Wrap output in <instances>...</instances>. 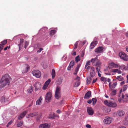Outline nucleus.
Returning <instances> with one entry per match:
<instances>
[{
    "label": "nucleus",
    "instance_id": "obj_1",
    "mask_svg": "<svg viewBox=\"0 0 128 128\" xmlns=\"http://www.w3.org/2000/svg\"><path fill=\"white\" fill-rule=\"evenodd\" d=\"M12 79L9 75L7 74L3 76L0 81V88L9 86Z\"/></svg>",
    "mask_w": 128,
    "mask_h": 128
},
{
    "label": "nucleus",
    "instance_id": "obj_2",
    "mask_svg": "<svg viewBox=\"0 0 128 128\" xmlns=\"http://www.w3.org/2000/svg\"><path fill=\"white\" fill-rule=\"evenodd\" d=\"M30 67L27 64L24 65L22 68V72L23 74L27 73L29 70Z\"/></svg>",
    "mask_w": 128,
    "mask_h": 128
},
{
    "label": "nucleus",
    "instance_id": "obj_3",
    "mask_svg": "<svg viewBox=\"0 0 128 128\" xmlns=\"http://www.w3.org/2000/svg\"><path fill=\"white\" fill-rule=\"evenodd\" d=\"M55 96L57 99H59L60 97V88L58 86L56 88Z\"/></svg>",
    "mask_w": 128,
    "mask_h": 128
},
{
    "label": "nucleus",
    "instance_id": "obj_4",
    "mask_svg": "<svg viewBox=\"0 0 128 128\" xmlns=\"http://www.w3.org/2000/svg\"><path fill=\"white\" fill-rule=\"evenodd\" d=\"M104 104L112 108L116 107L117 106V104L116 103L110 101H108L107 100L104 101Z\"/></svg>",
    "mask_w": 128,
    "mask_h": 128
},
{
    "label": "nucleus",
    "instance_id": "obj_5",
    "mask_svg": "<svg viewBox=\"0 0 128 128\" xmlns=\"http://www.w3.org/2000/svg\"><path fill=\"white\" fill-rule=\"evenodd\" d=\"M32 74L33 76L37 78H40L41 75V72L38 70H34L32 71Z\"/></svg>",
    "mask_w": 128,
    "mask_h": 128
},
{
    "label": "nucleus",
    "instance_id": "obj_6",
    "mask_svg": "<svg viewBox=\"0 0 128 128\" xmlns=\"http://www.w3.org/2000/svg\"><path fill=\"white\" fill-rule=\"evenodd\" d=\"M52 97V93L50 92H48L46 96V102H50Z\"/></svg>",
    "mask_w": 128,
    "mask_h": 128
},
{
    "label": "nucleus",
    "instance_id": "obj_7",
    "mask_svg": "<svg viewBox=\"0 0 128 128\" xmlns=\"http://www.w3.org/2000/svg\"><path fill=\"white\" fill-rule=\"evenodd\" d=\"M1 101L2 103L7 104L9 102V98L8 96L2 97L1 98Z\"/></svg>",
    "mask_w": 128,
    "mask_h": 128
},
{
    "label": "nucleus",
    "instance_id": "obj_8",
    "mask_svg": "<svg viewBox=\"0 0 128 128\" xmlns=\"http://www.w3.org/2000/svg\"><path fill=\"white\" fill-rule=\"evenodd\" d=\"M112 121V119L110 117H106L104 121L106 124H110Z\"/></svg>",
    "mask_w": 128,
    "mask_h": 128
},
{
    "label": "nucleus",
    "instance_id": "obj_9",
    "mask_svg": "<svg viewBox=\"0 0 128 128\" xmlns=\"http://www.w3.org/2000/svg\"><path fill=\"white\" fill-rule=\"evenodd\" d=\"M104 48L100 46L96 49L95 50L97 54L102 53L103 52Z\"/></svg>",
    "mask_w": 128,
    "mask_h": 128
},
{
    "label": "nucleus",
    "instance_id": "obj_10",
    "mask_svg": "<svg viewBox=\"0 0 128 128\" xmlns=\"http://www.w3.org/2000/svg\"><path fill=\"white\" fill-rule=\"evenodd\" d=\"M34 87L37 90L40 89L42 87L41 84L38 82H36L34 84Z\"/></svg>",
    "mask_w": 128,
    "mask_h": 128
},
{
    "label": "nucleus",
    "instance_id": "obj_11",
    "mask_svg": "<svg viewBox=\"0 0 128 128\" xmlns=\"http://www.w3.org/2000/svg\"><path fill=\"white\" fill-rule=\"evenodd\" d=\"M51 82L50 79H48L45 83L44 86L43 87V89L44 90H46L48 86Z\"/></svg>",
    "mask_w": 128,
    "mask_h": 128
},
{
    "label": "nucleus",
    "instance_id": "obj_12",
    "mask_svg": "<svg viewBox=\"0 0 128 128\" xmlns=\"http://www.w3.org/2000/svg\"><path fill=\"white\" fill-rule=\"evenodd\" d=\"M118 65L115 64L114 62L110 63L109 66L110 68H117L118 67Z\"/></svg>",
    "mask_w": 128,
    "mask_h": 128
},
{
    "label": "nucleus",
    "instance_id": "obj_13",
    "mask_svg": "<svg viewBox=\"0 0 128 128\" xmlns=\"http://www.w3.org/2000/svg\"><path fill=\"white\" fill-rule=\"evenodd\" d=\"M87 112L90 115H92L94 113V111L91 108H88L87 110Z\"/></svg>",
    "mask_w": 128,
    "mask_h": 128
},
{
    "label": "nucleus",
    "instance_id": "obj_14",
    "mask_svg": "<svg viewBox=\"0 0 128 128\" xmlns=\"http://www.w3.org/2000/svg\"><path fill=\"white\" fill-rule=\"evenodd\" d=\"M74 61H72L69 65V66H68V70L69 71L71 70V68L73 67L74 65Z\"/></svg>",
    "mask_w": 128,
    "mask_h": 128
},
{
    "label": "nucleus",
    "instance_id": "obj_15",
    "mask_svg": "<svg viewBox=\"0 0 128 128\" xmlns=\"http://www.w3.org/2000/svg\"><path fill=\"white\" fill-rule=\"evenodd\" d=\"M26 111H25L22 113L21 114L20 116L18 117V119L21 120L26 115Z\"/></svg>",
    "mask_w": 128,
    "mask_h": 128
},
{
    "label": "nucleus",
    "instance_id": "obj_16",
    "mask_svg": "<svg viewBox=\"0 0 128 128\" xmlns=\"http://www.w3.org/2000/svg\"><path fill=\"white\" fill-rule=\"evenodd\" d=\"M124 112L122 111L119 110L118 112V116L120 117L124 115Z\"/></svg>",
    "mask_w": 128,
    "mask_h": 128
},
{
    "label": "nucleus",
    "instance_id": "obj_17",
    "mask_svg": "<svg viewBox=\"0 0 128 128\" xmlns=\"http://www.w3.org/2000/svg\"><path fill=\"white\" fill-rule=\"evenodd\" d=\"M117 82L114 83L112 86H110V90H114V89L116 87L117 85Z\"/></svg>",
    "mask_w": 128,
    "mask_h": 128
},
{
    "label": "nucleus",
    "instance_id": "obj_18",
    "mask_svg": "<svg viewBox=\"0 0 128 128\" xmlns=\"http://www.w3.org/2000/svg\"><path fill=\"white\" fill-rule=\"evenodd\" d=\"M24 42V40L22 39H20V44H18L20 49L22 48L23 45V43Z\"/></svg>",
    "mask_w": 128,
    "mask_h": 128
},
{
    "label": "nucleus",
    "instance_id": "obj_19",
    "mask_svg": "<svg viewBox=\"0 0 128 128\" xmlns=\"http://www.w3.org/2000/svg\"><path fill=\"white\" fill-rule=\"evenodd\" d=\"M91 96V92H88L84 96V98L88 99Z\"/></svg>",
    "mask_w": 128,
    "mask_h": 128
},
{
    "label": "nucleus",
    "instance_id": "obj_20",
    "mask_svg": "<svg viewBox=\"0 0 128 128\" xmlns=\"http://www.w3.org/2000/svg\"><path fill=\"white\" fill-rule=\"evenodd\" d=\"M38 112H35L31 113L29 114V116H30V117H33L34 116H38Z\"/></svg>",
    "mask_w": 128,
    "mask_h": 128
},
{
    "label": "nucleus",
    "instance_id": "obj_21",
    "mask_svg": "<svg viewBox=\"0 0 128 128\" xmlns=\"http://www.w3.org/2000/svg\"><path fill=\"white\" fill-rule=\"evenodd\" d=\"M42 96H40L39 98L37 101L36 102V104L37 105H39L41 104L42 101Z\"/></svg>",
    "mask_w": 128,
    "mask_h": 128
},
{
    "label": "nucleus",
    "instance_id": "obj_22",
    "mask_svg": "<svg viewBox=\"0 0 128 128\" xmlns=\"http://www.w3.org/2000/svg\"><path fill=\"white\" fill-rule=\"evenodd\" d=\"M53 115L52 116H50L49 117V118H59L58 116L56 114L54 113H53L50 114L51 115Z\"/></svg>",
    "mask_w": 128,
    "mask_h": 128
},
{
    "label": "nucleus",
    "instance_id": "obj_23",
    "mask_svg": "<svg viewBox=\"0 0 128 128\" xmlns=\"http://www.w3.org/2000/svg\"><path fill=\"white\" fill-rule=\"evenodd\" d=\"M116 80H118L119 81H122L124 80V78H123L121 76H119L117 77Z\"/></svg>",
    "mask_w": 128,
    "mask_h": 128
},
{
    "label": "nucleus",
    "instance_id": "obj_24",
    "mask_svg": "<svg viewBox=\"0 0 128 128\" xmlns=\"http://www.w3.org/2000/svg\"><path fill=\"white\" fill-rule=\"evenodd\" d=\"M52 79H54L56 76V72L55 70L54 69H53L52 72Z\"/></svg>",
    "mask_w": 128,
    "mask_h": 128
},
{
    "label": "nucleus",
    "instance_id": "obj_25",
    "mask_svg": "<svg viewBox=\"0 0 128 128\" xmlns=\"http://www.w3.org/2000/svg\"><path fill=\"white\" fill-rule=\"evenodd\" d=\"M33 87L32 86H30L27 92L28 93L30 94L33 91Z\"/></svg>",
    "mask_w": 128,
    "mask_h": 128
},
{
    "label": "nucleus",
    "instance_id": "obj_26",
    "mask_svg": "<svg viewBox=\"0 0 128 128\" xmlns=\"http://www.w3.org/2000/svg\"><path fill=\"white\" fill-rule=\"evenodd\" d=\"M112 91L110 93V95L112 96H114L116 94L117 90H112Z\"/></svg>",
    "mask_w": 128,
    "mask_h": 128
},
{
    "label": "nucleus",
    "instance_id": "obj_27",
    "mask_svg": "<svg viewBox=\"0 0 128 128\" xmlns=\"http://www.w3.org/2000/svg\"><path fill=\"white\" fill-rule=\"evenodd\" d=\"M112 72H117L119 74L122 73L121 71L118 69H113L112 70Z\"/></svg>",
    "mask_w": 128,
    "mask_h": 128
},
{
    "label": "nucleus",
    "instance_id": "obj_28",
    "mask_svg": "<svg viewBox=\"0 0 128 128\" xmlns=\"http://www.w3.org/2000/svg\"><path fill=\"white\" fill-rule=\"evenodd\" d=\"M120 58L124 61H128V56H120Z\"/></svg>",
    "mask_w": 128,
    "mask_h": 128
},
{
    "label": "nucleus",
    "instance_id": "obj_29",
    "mask_svg": "<svg viewBox=\"0 0 128 128\" xmlns=\"http://www.w3.org/2000/svg\"><path fill=\"white\" fill-rule=\"evenodd\" d=\"M90 64V61H88L86 63V66H85V68L87 70H88L89 68H90V66H88L87 67V66H89Z\"/></svg>",
    "mask_w": 128,
    "mask_h": 128
},
{
    "label": "nucleus",
    "instance_id": "obj_30",
    "mask_svg": "<svg viewBox=\"0 0 128 128\" xmlns=\"http://www.w3.org/2000/svg\"><path fill=\"white\" fill-rule=\"evenodd\" d=\"M44 125V128H50V124H45Z\"/></svg>",
    "mask_w": 128,
    "mask_h": 128
},
{
    "label": "nucleus",
    "instance_id": "obj_31",
    "mask_svg": "<svg viewBox=\"0 0 128 128\" xmlns=\"http://www.w3.org/2000/svg\"><path fill=\"white\" fill-rule=\"evenodd\" d=\"M101 80L104 82V83L105 84H106V83L107 80L104 77H102L101 78Z\"/></svg>",
    "mask_w": 128,
    "mask_h": 128
},
{
    "label": "nucleus",
    "instance_id": "obj_32",
    "mask_svg": "<svg viewBox=\"0 0 128 128\" xmlns=\"http://www.w3.org/2000/svg\"><path fill=\"white\" fill-rule=\"evenodd\" d=\"M94 69H92L91 73V75L92 76H93L95 74V71L94 70Z\"/></svg>",
    "mask_w": 128,
    "mask_h": 128
},
{
    "label": "nucleus",
    "instance_id": "obj_33",
    "mask_svg": "<svg viewBox=\"0 0 128 128\" xmlns=\"http://www.w3.org/2000/svg\"><path fill=\"white\" fill-rule=\"evenodd\" d=\"M56 32V30H53L50 32V34L51 35H54Z\"/></svg>",
    "mask_w": 128,
    "mask_h": 128
},
{
    "label": "nucleus",
    "instance_id": "obj_34",
    "mask_svg": "<svg viewBox=\"0 0 128 128\" xmlns=\"http://www.w3.org/2000/svg\"><path fill=\"white\" fill-rule=\"evenodd\" d=\"M92 100L93 102V105H95L97 102V99L95 98H94L92 99Z\"/></svg>",
    "mask_w": 128,
    "mask_h": 128
},
{
    "label": "nucleus",
    "instance_id": "obj_35",
    "mask_svg": "<svg viewBox=\"0 0 128 128\" xmlns=\"http://www.w3.org/2000/svg\"><path fill=\"white\" fill-rule=\"evenodd\" d=\"M119 56H127V55L123 52H120L119 54Z\"/></svg>",
    "mask_w": 128,
    "mask_h": 128
},
{
    "label": "nucleus",
    "instance_id": "obj_36",
    "mask_svg": "<svg viewBox=\"0 0 128 128\" xmlns=\"http://www.w3.org/2000/svg\"><path fill=\"white\" fill-rule=\"evenodd\" d=\"M42 114H40L38 117L36 118V120L38 121L40 120L42 118Z\"/></svg>",
    "mask_w": 128,
    "mask_h": 128
},
{
    "label": "nucleus",
    "instance_id": "obj_37",
    "mask_svg": "<svg viewBox=\"0 0 128 128\" xmlns=\"http://www.w3.org/2000/svg\"><path fill=\"white\" fill-rule=\"evenodd\" d=\"M91 82V79L90 78H88L87 79L86 81V83L87 84H89Z\"/></svg>",
    "mask_w": 128,
    "mask_h": 128
},
{
    "label": "nucleus",
    "instance_id": "obj_38",
    "mask_svg": "<svg viewBox=\"0 0 128 128\" xmlns=\"http://www.w3.org/2000/svg\"><path fill=\"white\" fill-rule=\"evenodd\" d=\"M128 88V86L126 85H124L123 87L122 90L123 92L126 91L127 89Z\"/></svg>",
    "mask_w": 128,
    "mask_h": 128
},
{
    "label": "nucleus",
    "instance_id": "obj_39",
    "mask_svg": "<svg viewBox=\"0 0 128 128\" xmlns=\"http://www.w3.org/2000/svg\"><path fill=\"white\" fill-rule=\"evenodd\" d=\"M97 62L96 64V66H100L102 64L101 62L98 60V61Z\"/></svg>",
    "mask_w": 128,
    "mask_h": 128
},
{
    "label": "nucleus",
    "instance_id": "obj_40",
    "mask_svg": "<svg viewBox=\"0 0 128 128\" xmlns=\"http://www.w3.org/2000/svg\"><path fill=\"white\" fill-rule=\"evenodd\" d=\"M78 42H77L74 44V49L75 50L78 47Z\"/></svg>",
    "mask_w": 128,
    "mask_h": 128
},
{
    "label": "nucleus",
    "instance_id": "obj_41",
    "mask_svg": "<svg viewBox=\"0 0 128 128\" xmlns=\"http://www.w3.org/2000/svg\"><path fill=\"white\" fill-rule=\"evenodd\" d=\"M120 68L122 70H126L127 69V67H126L124 65H122L120 66Z\"/></svg>",
    "mask_w": 128,
    "mask_h": 128
},
{
    "label": "nucleus",
    "instance_id": "obj_42",
    "mask_svg": "<svg viewBox=\"0 0 128 128\" xmlns=\"http://www.w3.org/2000/svg\"><path fill=\"white\" fill-rule=\"evenodd\" d=\"M98 60L97 58H95L92 59L91 60V62L94 63L96 62Z\"/></svg>",
    "mask_w": 128,
    "mask_h": 128
},
{
    "label": "nucleus",
    "instance_id": "obj_43",
    "mask_svg": "<svg viewBox=\"0 0 128 128\" xmlns=\"http://www.w3.org/2000/svg\"><path fill=\"white\" fill-rule=\"evenodd\" d=\"M7 40H5L1 42L2 45L3 46L5 45L7 43Z\"/></svg>",
    "mask_w": 128,
    "mask_h": 128
},
{
    "label": "nucleus",
    "instance_id": "obj_44",
    "mask_svg": "<svg viewBox=\"0 0 128 128\" xmlns=\"http://www.w3.org/2000/svg\"><path fill=\"white\" fill-rule=\"evenodd\" d=\"M24 43L25 44V45L24 46V48L25 49H26V48L28 46L29 44V43L28 42L26 41Z\"/></svg>",
    "mask_w": 128,
    "mask_h": 128
},
{
    "label": "nucleus",
    "instance_id": "obj_45",
    "mask_svg": "<svg viewBox=\"0 0 128 128\" xmlns=\"http://www.w3.org/2000/svg\"><path fill=\"white\" fill-rule=\"evenodd\" d=\"M80 84V83L79 81L76 82L74 85L75 87H78L79 86Z\"/></svg>",
    "mask_w": 128,
    "mask_h": 128
},
{
    "label": "nucleus",
    "instance_id": "obj_46",
    "mask_svg": "<svg viewBox=\"0 0 128 128\" xmlns=\"http://www.w3.org/2000/svg\"><path fill=\"white\" fill-rule=\"evenodd\" d=\"M80 60V56H76V62H78Z\"/></svg>",
    "mask_w": 128,
    "mask_h": 128
},
{
    "label": "nucleus",
    "instance_id": "obj_47",
    "mask_svg": "<svg viewBox=\"0 0 128 128\" xmlns=\"http://www.w3.org/2000/svg\"><path fill=\"white\" fill-rule=\"evenodd\" d=\"M57 82L58 84H60L62 83V80L61 79H59L58 80V81Z\"/></svg>",
    "mask_w": 128,
    "mask_h": 128
},
{
    "label": "nucleus",
    "instance_id": "obj_48",
    "mask_svg": "<svg viewBox=\"0 0 128 128\" xmlns=\"http://www.w3.org/2000/svg\"><path fill=\"white\" fill-rule=\"evenodd\" d=\"M97 44L98 42L97 41H95L94 42H93L91 44H92V46H94V47H95L96 45Z\"/></svg>",
    "mask_w": 128,
    "mask_h": 128
},
{
    "label": "nucleus",
    "instance_id": "obj_49",
    "mask_svg": "<svg viewBox=\"0 0 128 128\" xmlns=\"http://www.w3.org/2000/svg\"><path fill=\"white\" fill-rule=\"evenodd\" d=\"M22 125V122H19L17 124V126L18 127H20Z\"/></svg>",
    "mask_w": 128,
    "mask_h": 128
},
{
    "label": "nucleus",
    "instance_id": "obj_50",
    "mask_svg": "<svg viewBox=\"0 0 128 128\" xmlns=\"http://www.w3.org/2000/svg\"><path fill=\"white\" fill-rule=\"evenodd\" d=\"M4 47V46H3L2 44H0V52H1L2 50L3 49Z\"/></svg>",
    "mask_w": 128,
    "mask_h": 128
},
{
    "label": "nucleus",
    "instance_id": "obj_51",
    "mask_svg": "<svg viewBox=\"0 0 128 128\" xmlns=\"http://www.w3.org/2000/svg\"><path fill=\"white\" fill-rule=\"evenodd\" d=\"M84 50H82L80 56H84Z\"/></svg>",
    "mask_w": 128,
    "mask_h": 128
},
{
    "label": "nucleus",
    "instance_id": "obj_52",
    "mask_svg": "<svg viewBox=\"0 0 128 128\" xmlns=\"http://www.w3.org/2000/svg\"><path fill=\"white\" fill-rule=\"evenodd\" d=\"M80 77L78 76L75 79V80L79 81L80 80Z\"/></svg>",
    "mask_w": 128,
    "mask_h": 128
},
{
    "label": "nucleus",
    "instance_id": "obj_53",
    "mask_svg": "<svg viewBox=\"0 0 128 128\" xmlns=\"http://www.w3.org/2000/svg\"><path fill=\"white\" fill-rule=\"evenodd\" d=\"M113 116L114 117H117L118 116V112L116 113H114L113 114Z\"/></svg>",
    "mask_w": 128,
    "mask_h": 128
},
{
    "label": "nucleus",
    "instance_id": "obj_54",
    "mask_svg": "<svg viewBox=\"0 0 128 128\" xmlns=\"http://www.w3.org/2000/svg\"><path fill=\"white\" fill-rule=\"evenodd\" d=\"M39 128H44V124L40 125L39 126Z\"/></svg>",
    "mask_w": 128,
    "mask_h": 128
},
{
    "label": "nucleus",
    "instance_id": "obj_55",
    "mask_svg": "<svg viewBox=\"0 0 128 128\" xmlns=\"http://www.w3.org/2000/svg\"><path fill=\"white\" fill-rule=\"evenodd\" d=\"M80 64L78 65L77 67H76V69L77 70H79V68H80Z\"/></svg>",
    "mask_w": 128,
    "mask_h": 128
},
{
    "label": "nucleus",
    "instance_id": "obj_56",
    "mask_svg": "<svg viewBox=\"0 0 128 128\" xmlns=\"http://www.w3.org/2000/svg\"><path fill=\"white\" fill-rule=\"evenodd\" d=\"M100 66H97V68H96V70L98 72H100Z\"/></svg>",
    "mask_w": 128,
    "mask_h": 128
},
{
    "label": "nucleus",
    "instance_id": "obj_57",
    "mask_svg": "<svg viewBox=\"0 0 128 128\" xmlns=\"http://www.w3.org/2000/svg\"><path fill=\"white\" fill-rule=\"evenodd\" d=\"M93 44H91L90 47V49H92L93 48H94V46H92Z\"/></svg>",
    "mask_w": 128,
    "mask_h": 128
},
{
    "label": "nucleus",
    "instance_id": "obj_58",
    "mask_svg": "<svg viewBox=\"0 0 128 128\" xmlns=\"http://www.w3.org/2000/svg\"><path fill=\"white\" fill-rule=\"evenodd\" d=\"M44 49L42 48H40L39 50L38 51V53L40 52L42 50H43Z\"/></svg>",
    "mask_w": 128,
    "mask_h": 128
},
{
    "label": "nucleus",
    "instance_id": "obj_59",
    "mask_svg": "<svg viewBox=\"0 0 128 128\" xmlns=\"http://www.w3.org/2000/svg\"><path fill=\"white\" fill-rule=\"evenodd\" d=\"M72 55L75 56L76 54V52L75 51H73L72 52Z\"/></svg>",
    "mask_w": 128,
    "mask_h": 128
},
{
    "label": "nucleus",
    "instance_id": "obj_60",
    "mask_svg": "<svg viewBox=\"0 0 128 128\" xmlns=\"http://www.w3.org/2000/svg\"><path fill=\"white\" fill-rule=\"evenodd\" d=\"M62 112L60 110H58L56 111V113L58 114H60Z\"/></svg>",
    "mask_w": 128,
    "mask_h": 128
},
{
    "label": "nucleus",
    "instance_id": "obj_61",
    "mask_svg": "<svg viewBox=\"0 0 128 128\" xmlns=\"http://www.w3.org/2000/svg\"><path fill=\"white\" fill-rule=\"evenodd\" d=\"M78 71V70L76 69L75 72H74V75H76Z\"/></svg>",
    "mask_w": 128,
    "mask_h": 128
},
{
    "label": "nucleus",
    "instance_id": "obj_62",
    "mask_svg": "<svg viewBox=\"0 0 128 128\" xmlns=\"http://www.w3.org/2000/svg\"><path fill=\"white\" fill-rule=\"evenodd\" d=\"M86 127L88 128H90L91 127V126L89 124H87L86 126Z\"/></svg>",
    "mask_w": 128,
    "mask_h": 128
},
{
    "label": "nucleus",
    "instance_id": "obj_63",
    "mask_svg": "<svg viewBox=\"0 0 128 128\" xmlns=\"http://www.w3.org/2000/svg\"><path fill=\"white\" fill-rule=\"evenodd\" d=\"M10 48V46H9V47L8 46H7L6 47V48H5L4 49V50H6L8 48Z\"/></svg>",
    "mask_w": 128,
    "mask_h": 128
},
{
    "label": "nucleus",
    "instance_id": "obj_64",
    "mask_svg": "<svg viewBox=\"0 0 128 128\" xmlns=\"http://www.w3.org/2000/svg\"><path fill=\"white\" fill-rule=\"evenodd\" d=\"M125 84L124 82V81H123L122 82H121L120 84V85L121 86H122L124 84Z\"/></svg>",
    "mask_w": 128,
    "mask_h": 128
}]
</instances>
